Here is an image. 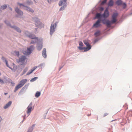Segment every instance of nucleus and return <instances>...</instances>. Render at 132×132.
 I'll use <instances>...</instances> for the list:
<instances>
[{
    "mask_svg": "<svg viewBox=\"0 0 132 132\" xmlns=\"http://www.w3.org/2000/svg\"><path fill=\"white\" fill-rule=\"evenodd\" d=\"M25 9L27 10V11H29V12L33 13L34 12V11L31 8H29L27 7H25L24 8Z\"/></svg>",
    "mask_w": 132,
    "mask_h": 132,
    "instance_id": "6ab92c4d",
    "label": "nucleus"
},
{
    "mask_svg": "<svg viewBox=\"0 0 132 132\" xmlns=\"http://www.w3.org/2000/svg\"><path fill=\"white\" fill-rule=\"evenodd\" d=\"M15 11L16 12L19 14L22 15L23 14V12H22L18 8H16L15 9Z\"/></svg>",
    "mask_w": 132,
    "mask_h": 132,
    "instance_id": "ddd939ff",
    "label": "nucleus"
},
{
    "mask_svg": "<svg viewBox=\"0 0 132 132\" xmlns=\"http://www.w3.org/2000/svg\"><path fill=\"white\" fill-rule=\"evenodd\" d=\"M37 77H35L33 78H32V79H31V80H30V81H35L37 79Z\"/></svg>",
    "mask_w": 132,
    "mask_h": 132,
    "instance_id": "473e14b6",
    "label": "nucleus"
},
{
    "mask_svg": "<svg viewBox=\"0 0 132 132\" xmlns=\"http://www.w3.org/2000/svg\"><path fill=\"white\" fill-rule=\"evenodd\" d=\"M7 93H4V94H5V95H7Z\"/></svg>",
    "mask_w": 132,
    "mask_h": 132,
    "instance_id": "de8ad7c7",
    "label": "nucleus"
},
{
    "mask_svg": "<svg viewBox=\"0 0 132 132\" xmlns=\"http://www.w3.org/2000/svg\"><path fill=\"white\" fill-rule=\"evenodd\" d=\"M26 35H27V36H28V37H29V36L30 34H29V33L28 32V31H26V32H25V33Z\"/></svg>",
    "mask_w": 132,
    "mask_h": 132,
    "instance_id": "e433bc0d",
    "label": "nucleus"
},
{
    "mask_svg": "<svg viewBox=\"0 0 132 132\" xmlns=\"http://www.w3.org/2000/svg\"><path fill=\"white\" fill-rule=\"evenodd\" d=\"M91 46H87L86 47H84V51L86 52L87 51L89 50L90 49H91Z\"/></svg>",
    "mask_w": 132,
    "mask_h": 132,
    "instance_id": "aec40b11",
    "label": "nucleus"
},
{
    "mask_svg": "<svg viewBox=\"0 0 132 132\" xmlns=\"http://www.w3.org/2000/svg\"><path fill=\"white\" fill-rule=\"evenodd\" d=\"M104 10V8L103 7H101L100 8V11H103Z\"/></svg>",
    "mask_w": 132,
    "mask_h": 132,
    "instance_id": "ea45409f",
    "label": "nucleus"
},
{
    "mask_svg": "<svg viewBox=\"0 0 132 132\" xmlns=\"http://www.w3.org/2000/svg\"><path fill=\"white\" fill-rule=\"evenodd\" d=\"M26 59V57L24 56H22L19 59V62H20V64L24 66L26 64L24 61Z\"/></svg>",
    "mask_w": 132,
    "mask_h": 132,
    "instance_id": "20e7f679",
    "label": "nucleus"
},
{
    "mask_svg": "<svg viewBox=\"0 0 132 132\" xmlns=\"http://www.w3.org/2000/svg\"><path fill=\"white\" fill-rule=\"evenodd\" d=\"M18 56H19V51H15L14 52Z\"/></svg>",
    "mask_w": 132,
    "mask_h": 132,
    "instance_id": "2f4dec72",
    "label": "nucleus"
},
{
    "mask_svg": "<svg viewBox=\"0 0 132 132\" xmlns=\"http://www.w3.org/2000/svg\"><path fill=\"white\" fill-rule=\"evenodd\" d=\"M107 0H104L102 2V4H103L106 3Z\"/></svg>",
    "mask_w": 132,
    "mask_h": 132,
    "instance_id": "4c0bfd02",
    "label": "nucleus"
},
{
    "mask_svg": "<svg viewBox=\"0 0 132 132\" xmlns=\"http://www.w3.org/2000/svg\"><path fill=\"white\" fill-rule=\"evenodd\" d=\"M101 13H97L96 15V17L97 18L101 17Z\"/></svg>",
    "mask_w": 132,
    "mask_h": 132,
    "instance_id": "bb28decb",
    "label": "nucleus"
},
{
    "mask_svg": "<svg viewBox=\"0 0 132 132\" xmlns=\"http://www.w3.org/2000/svg\"><path fill=\"white\" fill-rule=\"evenodd\" d=\"M18 4L20 6H24L23 5L21 4L18 3Z\"/></svg>",
    "mask_w": 132,
    "mask_h": 132,
    "instance_id": "79ce46f5",
    "label": "nucleus"
},
{
    "mask_svg": "<svg viewBox=\"0 0 132 132\" xmlns=\"http://www.w3.org/2000/svg\"><path fill=\"white\" fill-rule=\"evenodd\" d=\"M32 102L29 105L27 108V113L29 115L30 112L33 109L32 107Z\"/></svg>",
    "mask_w": 132,
    "mask_h": 132,
    "instance_id": "423d86ee",
    "label": "nucleus"
},
{
    "mask_svg": "<svg viewBox=\"0 0 132 132\" xmlns=\"http://www.w3.org/2000/svg\"><path fill=\"white\" fill-rule=\"evenodd\" d=\"M34 39V40H32L31 41V44H34V43H35L37 42L38 40V38H36L35 39Z\"/></svg>",
    "mask_w": 132,
    "mask_h": 132,
    "instance_id": "393cba45",
    "label": "nucleus"
},
{
    "mask_svg": "<svg viewBox=\"0 0 132 132\" xmlns=\"http://www.w3.org/2000/svg\"><path fill=\"white\" fill-rule=\"evenodd\" d=\"M40 93L39 92H37L36 93L35 96L36 97H38L40 95Z\"/></svg>",
    "mask_w": 132,
    "mask_h": 132,
    "instance_id": "a878e982",
    "label": "nucleus"
},
{
    "mask_svg": "<svg viewBox=\"0 0 132 132\" xmlns=\"http://www.w3.org/2000/svg\"><path fill=\"white\" fill-rule=\"evenodd\" d=\"M67 0H61L59 3V5L60 6H61L62 5H64L65 4Z\"/></svg>",
    "mask_w": 132,
    "mask_h": 132,
    "instance_id": "9b49d317",
    "label": "nucleus"
},
{
    "mask_svg": "<svg viewBox=\"0 0 132 132\" xmlns=\"http://www.w3.org/2000/svg\"><path fill=\"white\" fill-rule=\"evenodd\" d=\"M100 34V31L99 30L97 31L94 34V35L95 36L97 37L99 36Z\"/></svg>",
    "mask_w": 132,
    "mask_h": 132,
    "instance_id": "412c9836",
    "label": "nucleus"
},
{
    "mask_svg": "<svg viewBox=\"0 0 132 132\" xmlns=\"http://www.w3.org/2000/svg\"><path fill=\"white\" fill-rule=\"evenodd\" d=\"M29 37L30 38L34 39H35L36 38H36L35 36L33 34H30L29 36Z\"/></svg>",
    "mask_w": 132,
    "mask_h": 132,
    "instance_id": "5701e85b",
    "label": "nucleus"
},
{
    "mask_svg": "<svg viewBox=\"0 0 132 132\" xmlns=\"http://www.w3.org/2000/svg\"><path fill=\"white\" fill-rule=\"evenodd\" d=\"M2 60L3 61H5V62L6 64L7 67H9L12 70L16 68V66L14 63H12V66H9L7 63V61L6 59L3 57H2Z\"/></svg>",
    "mask_w": 132,
    "mask_h": 132,
    "instance_id": "f03ea898",
    "label": "nucleus"
},
{
    "mask_svg": "<svg viewBox=\"0 0 132 132\" xmlns=\"http://www.w3.org/2000/svg\"><path fill=\"white\" fill-rule=\"evenodd\" d=\"M12 102L11 101H9L6 105L4 106V108L6 109L8 108L11 104Z\"/></svg>",
    "mask_w": 132,
    "mask_h": 132,
    "instance_id": "f3484780",
    "label": "nucleus"
},
{
    "mask_svg": "<svg viewBox=\"0 0 132 132\" xmlns=\"http://www.w3.org/2000/svg\"><path fill=\"white\" fill-rule=\"evenodd\" d=\"M2 120V119L1 117L0 116V122H1Z\"/></svg>",
    "mask_w": 132,
    "mask_h": 132,
    "instance_id": "a18cd8bd",
    "label": "nucleus"
},
{
    "mask_svg": "<svg viewBox=\"0 0 132 132\" xmlns=\"http://www.w3.org/2000/svg\"><path fill=\"white\" fill-rule=\"evenodd\" d=\"M109 13L108 9H106L102 16L104 18H106L109 16Z\"/></svg>",
    "mask_w": 132,
    "mask_h": 132,
    "instance_id": "6e6552de",
    "label": "nucleus"
},
{
    "mask_svg": "<svg viewBox=\"0 0 132 132\" xmlns=\"http://www.w3.org/2000/svg\"><path fill=\"white\" fill-rule=\"evenodd\" d=\"M34 20L35 22L36 25L38 27H39V25L41 23L39 21V19L38 18H35L34 19Z\"/></svg>",
    "mask_w": 132,
    "mask_h": 132,
    "instance_id": "1a4fd4ad",
    "label": "nucleus"
},
{
    "mask_svg": "<svg viewBox=\"0 0 132 132\" xmlns=\"http://www.w3.org/2000/svg\"><path fill=\"white\" fill-rule=\"evenodd\" d=\"M0 82L2 83H4V81H3L0 78Z\"/></svg>",
    "mask_w": 132,
    "mask_h": 132,
    "instance_id": "a19ab883",
    "label": "nucleus"
},
{
    "mask_svg": "<svg viewBox=\"0 0 132 132\" xmlns=\"http://www.w3.org/2000/svg\"><path fill=\"white\" fill-rule=\"evenodd\" d=\"M101 21V20L99 19L94 24L93 27L95 28H97L100 27L101 26V24L100 23Z\"/></svg>",
    "mask_w": 132,
    "mask_h": 132,
    "instance_id": "39448f33",
    "label": "nucleus"
},
{
    "mask_svg": "<svg viewBox=\"0 0 132 132\" xmlns=\"http://www.w3.org/2000/svg\"><path fill=\"white\" fill-rule=\"evenodd\" d=\"M22 87V85H21L20 84H19L17 85L15 87L14 92H15L18 89L21 87Z\"/></svg>",
    "mask_w": 132,
    "mask_h": 132,
    "instance_id": "2eb2a0df",
    "label": "nucleus"
},
{
    "mask_svg": "<svg viewBox=\"0 0 132 132\" xmlns=\"http://www.w3.org/2000/svg\"><path fill=\"white\" fill-rule=\"evenodd\" d=\"M42 55L44 57L46 58V50L45 48L43 49L42 53Z\"/></svg>",
    "mask_w": 132,
    "mask_h": 132,
    "instance_id": "dca6fc26",
    "label": "nucleus"
},
{
    "mask_svg": "<svg viewBox=\"0 0 132 132\" xmlns=\"http://www.w3.org/2000/svg\"><path fill=\"white\" fill-rule=\"evenodd\" d=\"M64 6L62 7L60 9V11H62L64 10Z\"/></svg>",
    "mask_w": 132,
    "mask_h": 132,
    "instance_id": "58836bf2",
    "label": "nucleus"
},
{
    "mask_svg": "<svg viewBox=\"0 0 132 132\" xmlns=\"http://www.w3.org/2000/svg\"><path fill=\"white\" fill-rule=\"evenodd\" d=\"M118 15V14L117 13H114L112 15V20L111 21L107 20L106 19H104L102 20L101 19V21H102L103 24H106L108 26H110L117 21V18Z\"/></svg>",
    "mask_w": 132,
    "mask_h": 132,
    "instance_id": "f257e3e1",
    "label": "nucleus"
},
{
    "mask_svg": "<svg viewBox=\"0 0 132 132\" xmlns=\"http://www.w3.org/2000/svg\"><path fill=\"white\" fill-rule=\"evenodd\" d=\"M56 27V26H54V23H52L50 27V34L51 35H52L53 33L54 32L55 29V28Z\"/></svg>",
    "mask_w": 132,
    "mask_h": 132,
    "instance_id": "0eeeda50",
    "label": "nucleus"
},
{
    "mask_svg": "<svg viewBox=\"0 0 132 132\" xmlns=\"http://www.w3.org/2000/svg\"><path fill=\"white\" fill-rule=\"evenodd\" d=\"M37 68V66H35L33 67L32 69H31L30 70H29L27 73V75H29L33 71H34Z\"/></svg>",
    "mask_w": 132,
    "mask_h": 132,
    "instance_id": "f8f14e48",
    "label": "nucleus"
},
{
    "mask_svg": "<svg viewBox=\"0 0 132 132\" xmlns=\"http://www.w3.org/2000/svg\"><path fill=\"white\" fill-rule=\"evenodd\" d=\"M108 114L107 113H105V114H104L103 116L105 117V116H107L108 115Z\"/></svg>",
    "mask_w": 132,
    "mask_h": 132,
    "instance_id": "37998d69",
    "label": "nucleus"
},
{
    "mask_svg": "<svg viewBox=\"0 0 132 132\" xmlns=\"http://www.w3.org/2000/svg\"><path fill=\"white\" fill-rule=\"evenodd\" d=\"M35 125H33L32 126V127H31L30 129H29L28 130L27 132H31L32 130L33 127H35Z\"/></svg>",
    "mask_w": 132,
    "mask_h": 132,
    "instance_id": "c85d7f7f",
    "label": "nucleus"
},
{
    "mask_svg": "<svg viewBox=\"0 0 132 132\" xmlns=\"http://www.w3.org/2000/svg\"><path fill=\"white\" fill-rule=\"evenodd\" d=\"M11 27L12 28L14 29H15L18 32L20 33L21 32V30L16 27L13 26H12Z\"/></svg>",
    "mask_w": 132,
    "mask_h": 132,
    "instance_id": "a211bd4d",
    "label": "nucleus"
},
{
    "mask_svg": "<svg viewBox=\"0 0 132 132\" xmlns=\"http://www.w3.org/2000/svg\"><path fill=\"white\" fill-rule=\"evenodd\" d=\"M10 9L11 11H12V9H11V8L10 7Z\"/></svg>",
    "mask_w": 132,
    "mask_h": 132,
    "instance_id": "09e8293b",
    "label": "nucleus"
},
{
    "mask_svg": "<svg viewBox=\"0 0 132 132\" xmlns=\"http://www.w3.org/2000/svg\"><path fill=\"white\" fill-rule=\"evenodd\" d=\"M34 47L33 46H31L30 47L27 48V52L23 51V53L25 54L29 55L31 53V51L34 49Z\"/></svg>",
    "mask_w": 132,
    "mask_h": 132,
    "instance_id": "7ed1b4c3",
    "label": "nucleus"
},
{
    "mask_svg": "<svg viewBox=\"0 0 132 132\" xmlns=\"http://www.w3.org/2000/svg\"><path fill=\"white\" fill-rule=\"evenodd\" d=\"M78 48L80 50H84V47H82L81 46L78 47Z\"/></svg>",
    "mask_w": 132,
    "mask_h": 132,
    "instance_id": "72a5a7b5",
    "label": "nucleus"
},
{
    "mask_svg": "<svg viewBox=\"0 0 132 132\" xmlns=\"http://www.w3.org/2000/svg\"><path fill=\"white\" fill-rule=\"evenodd\" d=\"M48 2L49 3H51V0H47Z\"/></svg>",
    "mask_w": 132,
    "mask_h": 132,
    "instance_id": "c03bdc74",
    "label": "nucleus"
},
{
    "mask_svg": "<svg viewBox=\"0 0 132 132\" xmlns=\"http://www.w3.org/2000/svg\"><path fill=\"white\" fill-rule=\"evenodd\" d=\"M42 45L41 44L40 45L37 46V49L39 51L42 48Z\"/></svg>",
    "mask_w": 132,
    "mask_h": 132,
    "instance_id": "cd10ccee",
    "label": "nucleus"
},
{
    "mask_svg": "<svg viewBox=\"0 0 132 132\" xmlns=\"http://www.w3.org/2000/svg\"><path fill=\"white\" fill-rule=\"evenodd\" d=\"M122 2L121 0H118L116 2V4L118 5H120L122 4Z\"/></svg>",
    "mask_w": 132,
    "mask_h": 132,
    "instance_id": "b1692460",
    "label": "nucleus"
},
{
    "mask_svg": "<svg viewBox=\"0 0 132 132\" xmlns=\"http://www.w3.org/2000/svg\"><path fill=\"white\" fill-rule=\"evenodd\" d=\"M28 69V67L26 68L23 71V74L25 73L27 71Z\"/></svg>",
    "mask_w": 132,
    "mask_h": 132,
    "instance_id": "7c9ffc66",
    "label": "nucleus"
},
{
    "mask_svg": "<svg viewBox=\"0 0 132 132\" xmlns=\"http://www.w3.org/2000/svg\"><path fill=\"white\" fill-rule=\"evenodd\" d=\"M5 23L6 24H7V25H8V23H6V21H5Z\"/></svg>",
    "mask_w": 132,
    "mask_h": 132,
    "instance_id": "49530a36",
    "label": "nucleus"
},
{
    "mask_svg": "<svg viewBox=\"0 0 132 132\" xmlns=\"http://www.w3.org/2000/svg\"><path fill=\"white\" fill-rule=\"evenodd\" d=\"M84 42L87 46H91L89 44V41L88 40H85L84 41Z\"/></svg>",
    "mask_w": 132,
    "mask_h": 132,
    "instance_id": "4468645a",
    "label": "nucleus"
},
{
    "mask_svg": "<svg viewBox=\"0 0 132 132\" xmlns=\"http://www.w3.org/2000/svg\"><path fill=\"white\" fill-rule=\"evenodd\" d=\"M7 7V6L6 5H4L3 6H1V9H2L4 10L6 9Z\"/></svg>",
    "mask_w": 132,
    "mask_h": 132,
    "instance_id": "c756f323",
    "label": "nucleus"
},
{
    "mask_svg": "<svg viewBox=\"0 0 132 132\" xmlns=\"http://www.w3.org/2000/svg\"><path fill=\"white\" fill-rule=\"evenodd\" d=\"M123 8L124 9H125L126 8V4L125 3H123Z\"/></svg>",
    "mask_w": 132,
    "mask_h": 132,
    "instance_id": "c9c22d12",
    "label": "nucleus"
},
{
    "mask_svg": "<svg viewBox=\"0 0 132 132\" xmlns=\"http://www.w3.org/2000/svg\"><path fill=\"white\" fill-rule=\"evenodd\" d=\"M79 45L80 46H83V43H82L81 42H79Z\"/></svg>",
    "mask_w": 132,
    "mask_h": 132,
    "instance_id": "f704fd0d",
    "label": "nucleus"
},
{
    "mask_svg": "<svg viewBox=\"0 0 132 132\" xmlns=\"http://www.w3.org/2000/svg\"><path fill=\"white\" fill-rule=\"evenodd\" d=\"M113 5V2L112 0H110L108 3V5L109 6H112Z\"/></svg>",
    "mask_w": 132,
    "mask_h": 132,
    "instance_id": "4be33fe9",
    "label": "nucleus"
},
{
    "mask_svg": "<svg viewBox=\"0 0 132 132\" xmlns=\"http://www.w3.org/2000/svg\"><path fill=\"white\" fill-rule=\"evenodd\" d=\"M27 81V80L26 79H24L22 80L20 82V84L22 85V86L26 83Z\"/></svg>",
    "mask_w": 132,
    "mask_h": 132,
    "instance_id": "9d476101",
    "label": "nucleus"
}]
</instances>
